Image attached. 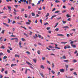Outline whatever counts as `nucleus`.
<instances>
[{
  "label": "nucleus",
  "mask_w": 78,
  "mask_h": 78,
  "mask_svg": "<svg viewBox=\"0 0 78 78\" xmlns=\"http://www.w3.org/2000/svg\"><path fill=\"white\" fill-rule=\"evenodd\" d=\"M64 48L65 49H67V48H70V47L69 46L67 45L66 46H65Z\"/></svg>",
  "instance_id": "obj_1"
},
{
  "label": "nucleus",
  "mask_w": 78,
  "mask_h": 78,
  "mask_svg": "<svg viewBox=\"0 0 78 78\" xmlns=\"http://www.w3.org/2000/svg\"><path fill=\"white\" fill-rule=\"evenodd\" d=\"M54 45H55V48H56L57 49H58V50H60V48L57 47L58 45L56 44H55Z\"/></svg>",
  "instance_id": "obj_2"
},
{
  "label": "nucleus",
  "mask_w": 78,
  "mask_h": 78,
  "mask_svg": "<svg viewBox=\"0 0 78 78\" xmlns=\"http://www.w3.org/2000/svg\"><path fill=\"white\" fill-rule=\"evenodd\" d=\"M40 68L43 70L45 69V67L44 66V65H41V66Z\"/></svg>",
  "instance_id": "obj_3"
},
{
  "label": "nucleus",
  "mask_w": 78,
  "mask_h": 78,
  "mask_svg": "<svg viewBox=\"0 0 78 78\" xmlns=\"http://www.w3.org/2000/svg\"><path fill=\"white\" fill-rule=\"evenodd\" d=\"M35 36H33V37H34V39H36L37 38V37H38V36H37V34H35Z\"/></svg>",
  "instance_id": "obj_4"
},
{
  "label": "nucleus",
  "mask_w": 78,
  "mask_h": 78,
  "mask_svg": "<svg viewBox=\"0 0 78 78\" xmlns=\"http://www.w3.org/2000/svg\"><path fill=\"white\" fill-rule=\"evenodd\" d=\"M71 46L73 48H76V45L73 44H71Z\"/></svg>",
  "instance_id": "obj_5"
},
{
  "label": "nucleus",
  "mask_w": 78,
  "mask_h": 78,
  "mask_svg": "<svg viewBox=\"0 0 78 78\" xmlns=\"http://www.w3.org/2000/svg\"><path fill=\"white\" fill-rule=\"evenodd\" d=\"M59 71L60 72H64V69H60L59 70Z\"/></svg>",
  "instance_id": "obj_6"
},
{
  "label": "nucleus",
  "mask_w": 78,
  "mask_h": 78,
  "mask_svg": "<svg viewBox=\"0 0 78 78\" xmlns=\"http://www.w3.org/2000/svg\"><path fill=\"white\" fill-rule=\"evenodd\" d=\"M3 24L5 25L6 27H9V26L5 23H3Z\"/></svg>",
  "instance_id": "obj_7"
},
{
  "label": "nucleus",
  "mask_w": 78,
  "mask_h": 78,
  "mask_svg": "<svg viewBox=\"0 0 78 78\" xmlns=\"http://www.w3.org/2000/svg\"><path fill=\"white\" fill-rule=\"evenodd\" d=\"M58 36H64V35L61 34H57Z\"/></svg>",
  "instance_id": "obj_8"
},
{
  "label": "nucleus",
  "mask_w": 78,
  "mask_h": 78,
  "mask_svg": "<svg viewBox=\"0 0 78 78\" xmlns=\"http://www.w3.org/2000/svg\"><path fill=\"white\" fill-rule=\"evenodd\" d=\"M26 63L28 64V65H30V66H32V64L30 63V62H26Z\"/></svg>",
  "instance_id": "obj_9"
},
{
  "label": "nucleus",
  "mask_w": 78,
  "mask_h": 78,
  "mask_svg": "<svg viewBox=\"0 0 78 78\" xmlns=\"http://www.w3.org/2000/svg\"><path fill=\"white\" fill-rule=\"evenodd\" d=\"M63 28H66V29H67V28H69V27L68 26H64V27H63Z\"/></svg>",
  "instance_id": "obj_10"
},
{
  "label": "nucleus",
  "mask_w": 78,
  "mask_h": 78,
  "mask_svg": "<svg viewBox=\"0 0 78 78\" xmlns=\"http://www.w3.org/2000/svg\"><path fill=\"white\" fill-rule=\"evenodd\" d=\"M40 74L43 78H44V74H43V73H40Z\"/></svg>",
  "instance_id": "obj_11"
},
{
  "label": "nucleus",
  "mask_w": 78,
  "mask_h": 78,
  "mask_svg": "<svg viewBox=\"0 0 78 78\" xmlns=\"http://www.w3.org/2000/svg\"><path fill=\"white\" fill-rule=\"evenodd\" d=\"M3 37H1L0 38V42H2V41H3Z\"/></svg>",
  "instance_id": "obj_12"
},
{
  "label": "nucleus",
  "mask_w": 78,
  "mask_h": 78,
  "mask_svg": "<svg viewBox=\"0 0 78 78\" xmlns=\"http://www.w3.org/2000/svg\"><path fill=\"white\" fill-rule=\"evenodd\" d=\"M72 62H76L77 61L76 59H74L73 60Z\"/></svg>",
  "instance_id": "obj_13"
},
{
  "label": "nucleus",
  "mask_w": 78,
  "mask_h": 78,
  "mask_svg": "<svg viewBox=\"0 0 78 78\" xmlns=\"http://www.w3.org/2000/svg\"><path fill=\"white\" fill-rule=\"evenodd\" d=\"M15 57H16L19 58V57H20V56L17 55H15Z\"/></svg>",
  "instance_id": "obj_14"
},
{
  "label": "nucleus",
  "mask_w": 78,
  "mask_h": 78,
  "mask_svg": "<svg viewBox=\"0 0 78 78\" xmlns=\"http://www.w3.org/2000/svg\"><path fill=\"white\" fill-rule=\"evenodd\" d=\"M8 9H9L10 11H11V6H8Z\"/></svg>",
  "instance_id": "obj_15"
},
{
  "label": "nucleus",
  "mask_w": 78,
  "mask_h": 78,
  "mask_svg": "<svg viewBox=\"0 0 78 78\" xmlns=\"http://www.w3.org/2000/svg\"><path fill=\"white\" fill-rule=\"evenodd\" d=\"M37 53L38 55H41V52H40V51L38 50L37 51Z\"/></svg>",
  "instance_id": "obj_16"
},
{
  "label": "nucleus",
  "mask_w": 78,
  "mask_h": 78,
  "mask_svg": "<svg viewBox=\"0 0 78 78\" xmlns=\"http://www.w3.org/2000/svg\"><path fill=\"white\" fill-rule=\"evenodd\" d=\"M62 59H66V57L65 55H63L62 56Z\"/></svg>",
  "instance_id": "obj_17"
},
{
  "label": "nucleus",
  "mask_w": 78,
  "mask_h": 78,
  "mask_svg": "<svg viewBox=\"0 0 78 78\" xmlns=\"http://www.w3.org/2000/svg\"><path fill=\"white\" fill-rule=\"evenodd\" d=\"M41 0L38 1V3H37V5L40 4L41 3Z\"/></svg>",
  "instance_id": "obj_18"
},
{
  "label": "nucleus",
  "mask_w": 78,
  "mask_h": 78,
  "mask_svg": "<svg viewBox=\"0 0 78 78\" xmlns=\"http://www.w3.org/2000/svg\"><path fill=\"white\" fill-rule=\"evenodd\" d=\"M24 35H25V36H26L27 37H28V35L27 34L24 33Z\"/></svg>",
  "instance_id": "obj_19"
},
{
  "label": "nucleus",
  "mask_w": 78,
  "mask_h": 78,
  "mask_svg": "<svg viewBox=\"0 0 78 78\" xmlns=\"http://www.w3.org/2000/svg\"><path fill=\"white\" fill-rule=\"evenodd\" d=\"M5 48L4 46H2L1 47H0V48H2V49H4Z\"/></svg>",
  "instance_id": "obj_20"
},
{
  "label": "nucleus",
  "mask_w": 78,
  "mask_h": 78,
  "mask_svg": "<svg viewBox=\"0 0 78 78\" xmlns=\"http://www.w3.org/2000/svg\"><path fill=\"white\" fill-rule=\"evenodd\" d=\"M33 61L35 63H36V61H37V60H36V59H33Z\"/></svg>",
  "instance_id": "obj_21"
},
{
  "label": "nucleus",
  "mask_w": 78,
  "mask_h": 78,
  "mask_svg": "<svg viewBox=\"0 0 78 78\" xmlns=\"http://www.w3.org/2000/svg\"><path fill=\"white\" fill-rule=\"evenodd\" d=\"M64 62H69V60H66L63 61Z\"/></svg>",
  "instance_id": "obj_22"
},
{
  "label": "nucleus",
  "mask_w": 78,
  "mask_h": 78,
  "mask_svg": "<svg viewBox=\"0 0 78 78\" xmlns=\"http://www.w3.org/2000/svg\"><path fill=\"white\" fill-rule=\"evenodd\" d=\"M5 33V30H2V31L1 32V33L2 34H4V33Z\"/></svg>",
  "instance_id": "obj_23"
},
{
  "label": "nucleus",
  "mask_w": 78,
  "mask_h": 78,
  "mask_svg": "<svg viewBox=\"0 0 78 78\" xmlns=\"http://www.w3.org/2000/svg\"><path fill=\"white\" fill-rule=\"evenodd\" d=\"M6 58H7V56H4L3 58V59H6Z\"/></svg>",
  "instance_id": "obj_24"
},
{
  "label": "nucleus",
  "mask_w": 78,
  "mask_h": 78,
  "mask_svg": "<svg viewBox=\"0 0 78 78\" xmlns=\"http://www.w3.org/2000/svg\"><path fill=\"white\" fill-rule=\"evenodd\" d=\"M76 29H73L70 30V31H75Z\"/></svg>",
  "instance_id": "obj_25"
},
{
  "label": "nucleus",
  "mask_w": 78,
  "mask_h": 78,
  "mask_svg": "<svg viewBox=\"0 0 78 78\" xmlns=\"http://www.w3.org/2000/svg\"><path fill=\"white\" fill-rule=\"evenodd\" d=\"M31 14H32V16H35V14H34V13L33 12H32Z\"/></svg>",
  "instance_id": "obj_26"
},
{
  "label": "nucleus",
  "mask_w": 78,
  "mask_h": 78,
  "mask_svg": "<svg viewBox=\"0 0 78 78\" xmlns=\"http://www.w3.org/2000/svg\"><path fill=\"white\" fill-rule=\"evenodd\" d=\"M58 20H61V17H60L59 18H56Z\"/></svg>",
  "instance_id": "obj_27"
},
{
  "label": "nucleus",
  "mask_w": 78,
  "mask_h": 78,
  "mask_svg": "<svg viewBox=\"0 0 78 78\" xmlns=\"http://www.w3.org/2000/svg\"><path fill=\"white\" fill-rule=\"evenodd\" d=\"M7 51L9 53H11V51H10L9 49L7 50Z\"/></svg>",
  "instance_id": "obj_28"
},
{
  "label": "nucleus",
  "mask_w": 78,
  "mask_h": 78,
  "mask_svg": "<svg viewBox=\"0 0 78 78\" xmlns=\"http://www.w3.org/2000/svg\"><path fill=\"white\" fill-rule=\"evenodd\" d=\"M21 40H22V41H26L25 40V39L23 38H22L21 39Z\"/></svg>",
  "instance_id": "obj_29"
},
{
  "label": "nucleus",
  "mask_w": 78,
  "mask_h": 78,
  "mask_svg": "<svg viewBox=\"0 0 78 78\" xmlns=\"http://www.w3.org/2000/svg\"><path fill=\"white\" fill-rule=\"evenodd\" d=\"M24 10H25V9H21V12H23V11H24Z\"/></svg>",
  "instance_id": "obj_30"
},
{
  "label": "nucleus",
  "mask_w": 78,
  "mask_h": 78,
  "mask_svg": "<svg viewBox=\"0 0 78 78\" xmlns=\"http://www.w3.org/2000/svg\"><path fill=\"white\" fill-rule=\"evenodd\" d=\"M8 48L10 50H12V48H11V47L9 46Z\"/></svg>",
  "instance_id": "obj_31"
},
{
  "label": "nucleus",
  "mask_w": 78,
  "mask_h": 78,
  "mask_svg": "<svg viewBox=\"0 0 78 78\" xmlns=\"http://www.w3.org/2000/svg\"><path fill=\"white\" fill-rule=\"evenodd\" d=\"M48 25V23H44V25L45 26H46V25Z\"/></svg>",
  "instance_id": "obj_32"
},
{
  "label": "nucleus",
  "mask_w": 78,
  "mask_h": 78,
  "mask_svg": "<svg viewBox=\"0 0 78 78\" xmlns=\"http://www.w3.org/2000/svg\"><path fill=\"white\" fill-rule=\"evenodd\" d=\"M49 15H50V14H49V13H47V14L46 15V17H48V16H49Z\"/></svg>",
  "instance_id": "obj_33"
},
{
  "label": "nucleus",
  "mask_w": 78,
  "mask_h": 78,
  "mask_svg": "<svg viewBox=\"0 0 78 78\" xmlns=\"http://www.w3.org/2000/svg\"><path fill=\"white\" fill-rule=\"evenodd\" d=\"M15 39H16L15 40V42H18V39L17 38H15Z\"/></svg>",
  "instance_id": "obj_34"
},
{
  "label": "nucleus",
  "mask_w": 78,
  "mask_h": 78,
  "mask_svg": "<svg viewBox=\"0 0 78 78\" xmlns=\"http://www.w3.org/2000/svg\"><path fill=\"white\" fill-rule=\"evenodd\" d=\"M58 23H56V25L54 27V28H55V27H56L57 26H58Z\"/></svg>",
  "instance_id": "obj_35"
},
{
  "label": "nucleus",
  "mask_w": 78,
  "mask_h": 78,
  "mask_svg": "<svg viewBox=\"0 0 78 78\" xmlns=\"http://www.w3.org/2000/svg\"><path fill=\"white\" fill-rule=\"evenodd\" d=\"M26 25H30V23L28 22H26Z\"/></svg>",
  "instance_id": "obj_36"
},
{
  "label": "nucleus",
  "mask_w": 78,
  "mask_h": 78,
  "mask_svg": "<svg viewBox=\"0 0 78 78\" xmlns=\"http://www.w3.org/2000/svg\"><path fill=\"white\" fill-rule=\"evenodd\" d=\"M65 66L66 68H68L69 67V65H65Z\"/></svg>",
  "instance_id": "obj_37"
},
{
  "label": "nucleus",
  "mask_w": 78,
  "mask_h": 78,
  "mask_svg": "<svg viewBox=\"0 0 78 78\" xmlns=\"http://www.w3.org/2000/svg\"><path fill=\"white\" fill-rule=\"evenodd\" d=\"M26 53H27V54H28L29 55H30V52H29L28 51H26Z\"/></svg>",
  "instance_id": "obj_38"
},
{
  "label": "nucleus",
  "mask_w": 78,
  "mask_h": 78,
  "mask_svg": "<svg viewBox=\"0 0 78 78\" xmlns=\"http://www.w3.org/2000/svg\"><path fill=\"white\" fill-rule=\"evenodd\" d=\"M73 74H74V75H77V74H76V72H74L73 73Z\"/></svg>",
  "instance_id": "obj_39"
},
{
  "label": "nucleus",
  "mask_w": 78,
  "mask_h": 78,
  "mask_svg": "<svg viewBox=\"0 0 78 78\" xmlns=\"http://www.w3.org/2000/svg\"><path fill=\"white\" fill-rule=\"evenodd\" d=\"M28 9H31V7L30 6H28Z\"/></svg>",
  "instance_id": "obj_40"
},
{
  "label": "nucleus",
  "mask_w": 78,
  "mask_h": 78,
  "mask_svg": "<svg viewBox=\"0 0 78 78\" xmlns=\"http://www.w3.org/2000/svg\"><path fill=\"white\" fill-rule=\"evenodd\" d=\"M38 36L40 38H41V37H42V36H41V35H39V34H38Z\"/></svg>",
  "instance_id": "obj_41"
},
{
  "label": "nucleus",
  "mask_w": 78,
  "mask_h": 78,
  "mask_svg": "<svg viewBox=\"0 0 78 78\" xmlns=\"http://www.w3.org/2000/svg\"><path fill=\"white\" fill-rule=\"evenodd\" d=\"M40 22L41 23V24H42V20L41 19L40 20Z\"/></svg>",
  "instance_id": "obj_42"
},
{
  "label": "nucleus",
  "mask_w": 78,
  "mask_h": 78,
  "mask_svg": "<svg viewBox=\"0 0 78 78\" xmlns=\"http://www.w3.org/2000/svg\"><path fill=\"white\" fill-rule=\"evenodd\" d=\"M66 16L67 17H70V15H69L67 14L66 15Z\"/></svg>",
  "instance_id": "obj_43"
},
{
  "label": "nucleus",
  "mask_w": 78,
  "mask_h": 78,
  "mask_svg": "<svg viewBox=\"0 0 78 78\" xmlns=\"http://www.w3.org/2000/svg\"><path fill=\"white\" fill-rule=\"evenodd\" d=\"M16 21H13V22L12 23V24H14V23H16Z\"/></svg>",
  "instance_id": "obj_44"
},
{
  "label": "nucleus",
  "mask_w": 78,
  "mask_h": 78,
  "mask_svg": "<svg viewBox=\"0 0 78 78\" xmlns=\"http://www.w3.org/2000/svg\"><path fill=\"white\" fill-rule=\"evenodd\" d=\"M62 22H63V23L64 24H65L66 23V21H64L63 20H62Z\"/></svg>",
  "instance_id": "obj_45"
},
{
  "label": "nucleus",
  "mask_w": 78,
  "mask_h": 78,
  "mask_svg": "<svg viewBox=\"0 0 78 78\" xmlns=\"http://www.w3.org/2000/svg\"><path fill=\"white\" fill-rule=\"evenodd\" d=\"M47 63H48V64H50V62L49 61L47 60Z\"/></svg>",
  "instance_id": "obj_46"
},
{
  "label": "nucleus",
  "mask_w": 78,
  "mask_h": 78,
  "mask_svg": "<svg viewBox=\"0 0 78 78\" xmlns=\"http://www.w3.org/2000/svg\"><path fill=\"white\" fill-rule=\"evenodd\" d=\"M51 72L52 73H53V74H55V72H54V71H53V70H52V71H51Z\"/></svg>",
  "instance_id": "obj_47"
},
{
  "label": "nucleus",
  "mask_w": 78,
  "mask_h": 78,
  "mask_svg": "<svg viewBox=\"0 0 78 78\" xmlns=\"http://www.w3.org/2000/svg\"><path fill=\"white\" fill-rule=\"evenodd\" d=\"M55 2H56V3H59V1L56 0H55Z\"/></svg>",
  "instance_id": "obj_48"
},
{
  "label": "nucleus",
  "mask_w": 78,
  "mask_h": 78,
  "mask_svg": "<svg viewBox=\"0 0 78 78\" xmlns=\"http://www.w3.org/2000/svg\"><path fill=\"white\" fill-rule=\"evenodd\" d=\"M16 8H18L19 7V5H14Z\"/></svg>",
  "instance_id": "obj_49"
},
{
  "label": "nucleus",
  "mask_w": 78,
  "mask_h": 78,
  "mask_svg": "<svg viewBox=\"0 0 78 78\" xmlns=\"http://www.w3.org/2000/svg\"><path fill=\"white\" fill-rule=\"evenodd\" d=\"M2 55H3V54L2 52H1L0 53V56H2Z\"/></svg>",
  "instance_id": "obj_50"
},
{
  "label": "nucleus",
  "mask_w": 78,
  "mask_h": 78,
  "mask_svg": "<svg viewBox=\"0 0 78 78\" xmlns=\"http://www.w3.org/2000/svg\"><path fill=\"white\" fill-rule=\"evenodd\" d=\"M59 11H59L57 10V11H55V13H58V12H59Z\"/></svg>",
  "instance_id": "obj_51"
},
{
  "label": "nucleus",
  "mask_w": 78,
  "mask_h": 78,
  "mask_svg": "<svg viewBox=\"0 0 78 78\" xmlns=\"http://www.w3.org/2000/svg\"><path fill=\"white\" fill-rule=\"evenodd\" d=\"M42 59L44 61L45 59V57H42Z\"/></svg>",
  "instance_id": "obj_52"
},
{
  "label": "nucleus",
  "mask_w": 78,
  "mask_h": 78,
  "mask_svg": "<svg viewBox=\"0 0 78 78\" xmlns=\"http://www.w3.org/2000/svg\"><path fill=\"white\" fill-rule=\"evenodd\" d=\"M55 31H58V30H59V28H57L55 29Z\"/></svg>",
  "instance_id": "obj_53"
},
{
  "label": "nucleus",
  "mask_w": 78,
  "mask_h": 78,
  "mask_svg": "<svg viewBox=\"0 0 78 78\" xmlns=\"http://www.w3.org/2000/svg\"><path fill=\"white\" fill-rule=\"evenodd\" d=\"M56 10V9L55 8H54V9H53L52 10V11L53 12L54 11H55Z\"/></svg>",
  "instance_id": "obj_54"
},
{
  "label": "nucleus",
  "mask_w": 78,
  "mask_h": 78,
  "mask_svg": "<svg viewBox=\"0 0 78 78\" xmlns=\"http://www.w3.org/2000/svg\"><path fill=\"white\" fill-rule=\"evenodd\" d=\"M19 45H22V43L21 42V41L19 42Z\"/></svg>",
  "instance_id": "obj_55"
},
{
  "label": "nucleus",
  "mask_w": 78,
  "mask_h": 78,
  "mask_svg": "<svg viewBox=\"0 0 78 78\" xmlns=\"http://www.w3.org/2000/svg\"><path fill=\"white\" fill-rule=\"evenodd\" d=\"M38 45H42V44H41V43H40L39 42L38 43Z\"/></svg>",
  "instance_id": "obj_56"
},
{
  "label": "nucleus",
  "mask_w": 78,
  "mask_h": 78,
  "mask_svg": "<svg viewBox=\"0 0 78 78\" xmlns=\"http://www.w3.org/2000/svg\"><path fill=\"white\" fill-rule=\"evenodd\" d=\"M52 67H55V65L54 64L52 63Z\"/></svg>",
  "instance_id": "obj_57"
},
{
  "label": "nucleus",
  "mask_w": 78,
  "mask_h": 78,
  "mask_svg": "<svg viewBox=\"0 0 78 78\" xmlns=\"http://www.w3.org/2000/svg\"><path fill=\"white\" fill-rule=\"evenodd\" d=\"M38 14H41V11H38Z\"/></svg>",
  "instance_id": "obj_58"
},
{
  "label": "nucleus",
  "mask_w": 78,
  "mask_h": 78,
  "mask_svg": "<svg viewBox=\"0 0 78 78\" xmlns=\"http://www.w3.org/2000/svg\"><path fill=\"white\" fill-rule=\"evenodd\" d=\"M30 34H30V35H31V34H32L33 33L30 31Z\"/></svg>",
  "instance_id": "obj_59"
},
{
  "label": "nucleus",
  "mask_w": 78,
  "mask_h": 78,
  "mask_svg": "<svg viewBox=\"0 0 78 78\" xmlns=\"http://www.w3.org/2000/svg\"><path fill=\"white\" fill-rule=\"evenodd\" d=\"M71 10H72V9H73V10H74V8H73V7H71Z\"/></svg>",
  "instance_id": "obj_60"
},
{
  "label": "nucleus",
  "mask_w": 78,
  "mask_h": 78,
  "mask_svg": "<svg viewBox=\"0 0 78 78\" xmlns=\"http://www.w3.org/2000/svg\"><path fill=\"white\" fill-rule=\"evenodd\" d=\"M49 48H53V47H52V46H49Z\"/></svg>",
  "instance_id": "obj_61"
},
{
  "label": "nucleus",
  "mask_w": 78,
  "mask_h": 78,
  "mask_svg": "<svg viewBox=\"0 0 78 78\" xmlns=\"http://www.w3.org/2000/svg\"><path fill=\"white\" fill-rule=\"evenodd\" d=\"M74 43V41H72L71 42H70V44H73Z\"/></svg>",
  "instance_id": "obj_62"
},
{
  "label": "nucleus",
  "mask_w": 78,
  "mask_h": 78,
  "mask_svg": "<svg viewBox=\"0 0 78 78\" xmlns=\"http://www.w3.org/2000/svg\"><path fill=\"white\" fill-rule=\"evenodd\" d=\"M8 23H10V19H8Z\"/></svg>",
  "instance_id": "obj_63"
},
{
  "label": "nucleus",
  "mask_w": 78,
  "mask_h": 78,
  "mask_svg": "<svg viewBox=\"0 0 78 78\" xmlns=\"http://www.w3.org/2000/svg\"><path fill=\"white\" fill-rule=\"evenodd\" d=\"M3 78V76H2V74L0 75V78Z\"/></svg>",
  "instance_id": "obj_64"
}]
</instances>
